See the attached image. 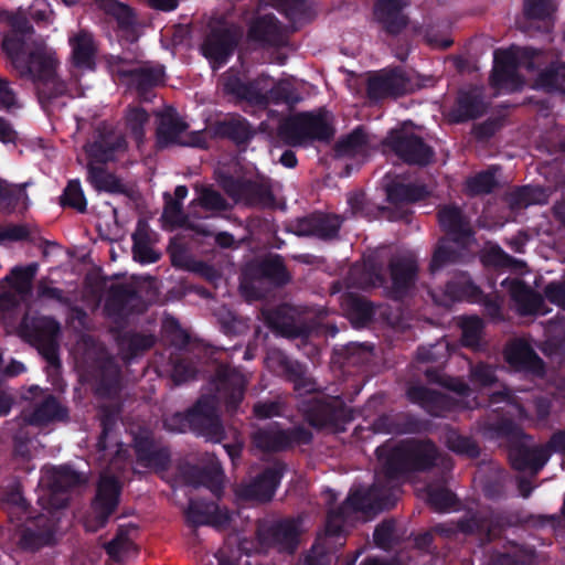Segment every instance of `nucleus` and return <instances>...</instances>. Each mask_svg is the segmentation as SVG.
Returning a JSON list of instances; mask_svg holds the SVG:
<instances>
[{
  "instance_id": "obj_33",
  "label": "nucleus",
  "mask_w": 565,
  "mask_h": 565,
  "mask_svg": "<svg viewBox=\"0 0 565 565\" xmlns=\"http://www.w3.org/2000/svg\"><path fill=\"white\" fill-rule=\"evenodd\" d=\"M470 242H452L451 238L445 237L439 239L429 262V271L435 274L447 266L470 262L472 258Z\"/></svg>"
},
{
  "instance_id": "obj_41",
  "label": "nucleus",
  "mask_w": 565,
  "mask_h": 565,
  "mask_svg": "<svg viewBox=\"0 0 565 565\" xmlns=\"http://www.w3.org/2000/svg\"><path fill=\"white\" fill-rule=\"evenodd\" d=\"M122 390V375L119 364L107 356L98 364L96 393L104 398H116Z\"/></svg>"
},
{
  "instance_id": "obj_7",
  "label": "nucleus",
  "mask_w": 565,
  "mask_h": 565,
  "mask_svg": "<svg viewBox=\"0 0 565 565\" xmlns=\"http://www.w3.org/2000/svg\"><path fill=\"white\" fill-rule=\"evenodd\" d=\"M545 62H547L545 52L531 46L523 47L518 53L511 50L495 51L490 76L491 85L502 88L509 84H515L520 81L518 67L536 71Z\"/></svg>"
},
{
  "instance_id": "obj_38",
  "label": "nucleus",
  "mask_w": 565,
  "mask_h": 565,
  "mask_svg": "<svg viewBox=\"0 0 565 565\" xmlns=\"http://www.w3.org/2000/svg\"><path fill=\"white\" fill-rule=\"evenodd\" d=\"M501 285L508 290L521 315L527 316L542 312L544 307L543 296L532 289L526 282L519 278H505Z\"/></svg>"
},
{
  "instance_id": "obj_1",
  "label": "nucleus",
  "mask_w": 565,
  "mask_h": 565,
  "mask_svg": "<svg viewBox=\"0 0 565 565\" xmlns=\"http://www.w3.org/2000/svg\"><path fill=\"white\" fill-rule=\"evenodd\" d=\"M7 17L11 31L3 36L1 49L11 71L19 78L34 84L39 102L46 108L54 99L67 93V84L56 72L58 62L43 51H26V38L34 29L25 15L10 12Z\"/></svg>"
},
{
  "instance_id": "obj_32",
  "label": "nucleus",
  "mask_w": 565,
  "mask_h": 565,
  "mask_svg": "<svg viewBox=\"0 0 565 565\" xmlns=\"http://www.w3.org/2000/svg\"><path fill=\"white\" fill-rule=\"evenodd\" d=\"M405 0H376L373 7L374 20L390 35H397L408 25V17L404 13Z\"/></svg>"
},
{
  "instance_id": "obj_28",
  "label": "nucleus",
  "mask_w": 565,
  "mask_h": 565,
  "mask_svg": "<svg viewBox=\"0 0 565 565\" xmlns=\"http://www.w3.org/2000/svg\"><path fill=\"white\" fill-rule=\"evenodd\" d=\"M145 309L142 297L127 284L111 285L105 301V310L109 317H128L140 313Z\"/></svg>"
},
{
  "instance_id": "obj_55",
  "label": "nucleus",
  "mask_w": 565,
  "mask_h": 565,
  "mask_svg": "<svg viewBox=\"0 0 565 565\" xmlns=\"http://www.w3.org/2000/svg\"><path fill=\"white\" fill-rule=\"evenodd\" d=\"M164 199L166 203L163 209V217L168 222L179 227H188L204 236L211 234L210 231L205 230L203 225L189 223V217L186 214H184L181 202L173 201V199L169 194H164Z\"/></svg>"
},
{
  "instance_id": "obj_17",
  "label": "nucleus",
  "mask_w": 565,
  "mask_h": 565,
  "mask_svg": "<svg viewBox=\"0 0 565 565\" xmlns=\"http://www.w3.org/2000/svg\"><path fill=\"white\" fill-rule=\"evenodd\" d=\"M388 147L403 162L409 166L426 167L435 156L433 147L413 132L392 131L385 139Z\"/></svg>"
},
{
  "instance_id": "obj_21",
  "label": "nucleus",
  "mask_w": 565,
  "mask_h": 565,
  "mask_svg": "<svg viewBox=\"0 0 565 565\" xmlns=\"http://www.w3.org/2000/svg\"><path fill=\"white\" fill-rule=\"evenodd\" d=\"M407 399L418 405L425 413L436 418H445L456 412L460 402L441 392L424 385H412L406 390Z\"/></svg>"
},
{
  "instance_id": "obj_10",
  "label": "nucleus",
  "mask_w": 565,
  "mask_h": 565,
  "mask_svg": "<svg viewBox=\"0 0 565 565\" xmlns=\"http://www.w3.org/2000/svg\"><path fill=\"white\" fill-rule=\"evenodd\" d=\"M388 271L391 285L386 287V277L381 270L372 268L369 273L373 287H385L386 296L395 301L403 300L415 288L418 276L417 262L412 257H397L390 260Z\"/></svg>"
},
{
  "instance_id": "obj_59",
  "label": "nucleus",
  "mask_w": 565,
  "mask_h": 565,
  "mask_svg": "<svg viewBox=\"0 0 565 565\" xmlns=\"http://www.w3.org/2000/svg\"><path fill=\"white\" fill-rule=\"evenodd\" d=\"M39 270L38 263H30L26 266H15L11 269L10 275L6 276L4 280L20 295H25L31 291L32 281Z\"/></svg>"
},
{
  "instance_id": "obj_56",
  "label": "nucleus",
  "mask_w": 565,
  "mask_h": 565,
  "mask_svg": "<svg viewBox=\"0 0 565 565\" xmlns=\"http://www.w3.org/2000/svg\"><path fill=\"white\" fill-rule=\"evenodd\" d=\"M445 444L452 452L476 459L480 456L478 444L469 436L461 435L457 429L449 428L445 434Z\"/></svg>"
},
{
  "instance_id": "obj_25",
  "label": "nucleus",
  "mask_w": 565,
  "mask_h": 565,
  "mask_svg": "<svg viewBox=\"0 0 565 565\" xmlns=\"http://www.w3.org/2000/svg\"><path fill=\"white\" fill-rule=\"evenodd\" d=\"M508 457L512 469L520 472L530 471L535 477L550 460V452L544 445L530 447L521 440H512Z\"/></svg>"
},
{
  "instance_id": "obj_53",
  "label": "nucleus",
  "mask_w": 565,
  "mask_h": 565,
  "mask_svg": "<svg viewBox=\"0 0 565 565\" xmlns=\"http://www.w3.org/2000/svg\"><path fill=\"white\" fill-rule=\"evenodd\" d=\"M342 307L350 318L358 323L365 324L374 317V306L366 298L347 292L342 298Z\"/></svg>"
},
{
  "instance_id": "obj_30",
  "label": "nucleus",
  "mask_w": 565,
  "mask_h": 565,
  "mask_svg": "<svg viewBox=\"0 0 565 565\" xmlns=\"http://www.w3.org/2000/svg\"><path fill=\"white\" fill-rule=\"evenodd\" d=\"M215 138L226 139L236 147H246L255 137L252 124L239 114H228L216 120L210 128Z\"/></svg>"
},
{
  "instance_id": "obj_47",
  "label": "nucleus",
  "mask_w": 565,
  "mask_h": 565,
  "mask_svg": "<svg viewBox=\"0 0 565 565\" xmlns=\"http://www.w3.org/2000/svg\"><path fill=\"white\" fill-rule=\"evenodd\" d=\"M70 45L72 47L73 64L76 67L94 68L97 49L90 32L81 30L70 38Z\"/></svg>"
},
{
  "instance_id": "obj_6",
  "label": "nucleus",
  "mask_w": 565,
  "mask_h": 565,
  "mask_svg": "<svg viewBox=\"0 0 565 565\" xmlns=\"http://www.w3.org/2000/svg\"><path fill=\"white\" fill-rule=\"evenodd\" d=\"M300 411L306 423L317 430L343 431L353 419L352 409L340 395L312 396L302 402Z\"/></svg>"
},
{
  "instance_id": "obj_2",
  "label": "nucleus",
  "mask_w": 565,
  "mask_h": 565,
  "mask_svg": "<svg viewBox=\"0 0 565 565\" xmlns=\"http://www.w3.org/2000/svg\"><path fill=\"white\" fill-rule=\"evenodd\" d=\"M381 465L380 475L374 482L394 489L397 498V484L413 473L427 472L437 466L440 450L429 438L405 439L393 447L379 446L375 450Z\"/></svg>"
},
{
  "instance_id": "obj_60",
  "label": "nucleus",
  "mask_w": 565,
  "mask_h": 565,
  "mask_svg": "<svg viewBox=\"0 0 565 565\" xmlns=\"http://www.w3.org/2000/svg\"><path fill=\"white\" fill-rule=\"evenodd\" d=\"M63 207H71L79 213L87 211V200L78 179L70 180L60 196Z\"/></svg>"
},
{
  "instance_id": "obj_35",
  "label": "nucleus",
  "mask_w": 565,
  "mask_h": 565,
  "mask_svg": "<svg viewBox=\"0 0 565 565\" xmlns=\"http://www.w3.org/2000/svg\"><path fill=\"white\" fill-rule=\"evenodd\" d=\"M185 519L189 525L198 527L201 525L224 526L231 521L227 510L221 509L215 502L191 499L185 510Z\"/></svg>"
},
{
  "instance_id": "obj_45",
  "label": "nucleus",
  "mask_w": 565,
  "mask_h": 565,
  "mask_svg": "<svg viewBox=\"0 0 565 565\" xmlns=\"http://www.w3.org/2000/svg\"><path fill=\"white\" fill-rule=\"evenodd\" d=\"M66 417L67 409L63 407L58 399L52 394L44 397L31 412L24 413V422L31 426H44Z\"/></svg>"
},
{
  "instance_id": "obj_42",
  "label": "nucleus",
  "mask_w": 565,
  "mask_h": 565,
  "mask_svg": "<svg viewBox=\"0 0 565 565\" xmlns=\"http://www.w3.org/2000/svg\"><path fill=\"white\" fill-rule=\"evenodd\" d=\"M247 36L250 41L266 46L278 47L284 43L279 21L274 14H264L253 20Z\"/></svg>"
},
{
  "instance_id": "obj_26",
  "label": "nucleus",
  "mask_w": 565,
  "mask_h": 565,
  "mask_svg": "<svg viewBox=\"0 0 565 565\" xmlns=\"http://www.w3.org/2000/svg\"><path fill=\"white\" fill-rule=\"evenodd\" d=\"M409 83V78L399 67L382 71L367 78L366 94L371 100L402 96L407 92Z\"/></svg>"
},
{
  "instance_id": "obj_13",
  "label": "nucleus",
  "mask_w": 565,
  "mask_h": 565,
  "mask_svg": "<svg viewBox=\"0 0 565 565\" xmlns=\"http://www.w3.org/2000/svg\"><path fill=\"white\" fill-rule=\"evenodd\" d=\"M21 327L47 363L60 366L57 338L61 324L58 321L53 317L42 316L32 318L31 321L23 319Z\"/></svg>"
},
{
  "instance_id": "obj_23",
  "label": "nucleus",
  "mask_w": 565,
  "mask_h": 565,
  "mask_svg": "<svg viewBox=\"0 0 565 565\" xmlns=\"http://www.w3.org/2000/svg\"><path fill=\"white\" fill-rule=\"evenodd\" d=\"M385 193L387 202L395 206L388 216L392 221H408L412 212L401 207V205L426 200L430 194L425 184L403 183L398 181H392L386 184Z\"/></svg>"
},
{
  "instance_id": "obj_27",
  "label": "nucleus",
  "mask_w": 565,
  "mask_h": 565,
  "mask_svg": "<svg viewBox=\"0 0 565 565\" xmlns=\"http://www.w3.org/2000/svg\"><path fill=\"white\" fill-rule=\"evenodd\" d=\"M30 522L20 535L21 548L30 552L55 544L56 522L52 516L39 514L28 520Z\"/></svg>"
},
{
  "instance_id": "obj_34",
  "label": "nucleus",
  "mask_w": 565,
  "mask_h": 565,
  "mask_svg": "<svg viewBox=\"0 0 565 565\" xmlns=\"http://www.w3.org/2000/svg\"><path fill=\"white\" fill-rule=\"evenodd\" d=\"M93 4L107 17L114 19L118 31L129 42L138 40L137 15L131 7L119 0H92Z\"/></svg>"
},
{
  "instance_id": "obj_11",
  "label": "nucleus",
  "mask_w": 565,
  "mask_h": 565,
  "mask_svg": "<svg viewBox=\"0 0 565 565\" xmlns=\"http://www.w3.org/2000/svg\"><path fill=\"white\" fill-rule=\"evenodd\" d=\"M312 440V431L305 426L284 429L279 423L257 428L250 435L253 446L269 454L286 451L294 446L309 445Z\"/></svg>"
},
{
  "instance_id": "obj_16",
  "label": "nucleus",
  "mask_w": 565,
  "mask_h": 565,
  "mask_svg": "<svg viewBox=\"0 0 565 565\" xmlns=\"http://www.w3.org/2000/svg\"><path fill=\"white\" fill-rule=\"evenodd\" d=\"M190 431L206 440L220 443L225 438V430L216 413L213 398L201 396L188 408Z\"/></svg>"
},
{
  "instance_id": "obj_15",
  "label": "nucleus",
  "mask_w": 565,
  "mask_h": 565,
  "mask_svg": "<svg viewBox=\"0 0 565 565\" xmlns=\"http://www.w3.org/2000/svg\"><path fill=\"white\" fill-rule=\"evenodd\" d=\"M44 478L50 492L44 509L50 513L66 508L68 492L85 482L82 475L68 465L46 469Z\"/></svg>"
},
{
  "instance_id": "obj_44",
  "label": "nucleus",
  "mask_w": 565,
  "mask_h": 565,
  "mask_svg": "<svg viewBox=\"0 0 565 565\" xmlns=\"http://www.w3.org/2000/svg\"><path fill=\"white\" fill-rule=\"evenodd\" d=\"M484 111V104L479 94L472 90H460L448 116L451 122L463 124L481 117Z\"/></svg>"
},
{
  "instance_id": "obj_4",
  "label": "nucleus",
  "mask_w": 565,
  "mask_h": 565,
  "mask_svg": "<svg viewBox=\"0 0 565 565\" xmlns=\"http://www.w3.org/2000/svg\"><path fill=\"white\" fill-rule=\"evenodd\" d=\"M524 519L516 510L484 505L469 509L456 522L459 533L476 536L481 546H486L504 536L511 527L523 524Z\"/></svg>"
},
{
  "instance_id": "obj_46",
  "label": "nucleus",
  "mask_w": 565,
  "mask_h": 565,
  "mask_svg": "<svg viewBox=\"0 0 565 565\" xmlns=\"http://www.w3.org/2000/svg\"><path fill=\"white\" fill-rule=\"evenodd\" d=\"M445 295L451 301L478 302L482 290L467 271L456 273L445 285Z\"/></svg>"
},
{
  "instance_id": "obj_57",
  "label": "nucleus",
  "mask_w": 565,
  "mask_h": 565,
  "mask_svg": "<svg viewBox=\"0 0 565 565\" xmlns=\"http://www.w3.org/2000/svg\"><path fill=\"white\" fill-rule=\"evenodd\" d=\"M497 168L491 166L484 171L478 172L466 181V192L469 196L490 194L498 186L495 178Z\"/></svg>"
},
{
  "instance_id": "obj_5",
  "label": "nucleus",
  "mask_w": 565,
  "mask_h": 565,
  "mask_svg": "<svg viewBox=\"0 0 565 565\" xmlns=\"http://www.w3.org/2000/svg\"><path fill=\"white\" fill-rule=\"evenodd\" d=\"M277 137L289 147H309L315 142H329L335 134L329 113L322 108L316 111H299L279 120Z\"/></svg>"
},
{
  "instance_id": "obj_24",
  "label": "nucleus",
  "mask_w": 565,
  "mask_h": 565,
  "mask_svg": "<svg viewBox=\"0 0 565 565\" xmlns=\"http://www.w3.org/2000/svg\"><path fill=\"white\" fill-rule=\"evenodd\" d=\"M371 428L375 434L408 435L423 434L431 428V422L412 413L382 414L377 416Z\"/></svg>"
},
{
  "instance_id": "obj_58",
  "label": "nucleus",
  "mask_w": 565,
  "mask_h": 565,
  "mask_svg": "<svg viewBox=\"0 0 565 565\" xmlns=\"http://www.w3.org/2000/svg\"><path fill=\"white\" fill-rule=\"evenodd\" d=\"M301 100L299 90L289 81H279L267 89V106L287 105L296 106Z\"/></svg>"
},
{
  "instance_id": "obj_49",
  "label": "nucleus",
  "mask_w": 565,
  "mask_h": 565,
  "mask_svg": "<svg viewBox=\"0 0 565 565\" xmlns=\"http://www.w3.org/2000/svg\"><path fill=\"white\" fill-rule=\"evenodd\" d=\"M536 84L547 93H565V62L558 58L547 62L540 70Z\"/></svg>"
},
{
  "instance_id": "obj_51",
  "label": "nucleus",
  "mask_w": 565,
  "mask_h": 565,
  "mask_svg": "<svg viewBox=\"0 0 565 565\" xmlns=\"http://www.w3.org/2000/svg\"><path fill=\"white\" fill-rule=\"evenodd\" d=\"M461 339L465 348L473 352H482L487 349V343L482 339L484 322L478 316L462 317L460 321Z\"/></svg>"
},
{
  "instance_id": "obj_19",
  "label": "nucleus",
  "mask_w": 565,
  "mask_h": 565,
  "mask_svg": "<svg viewBox=\"0 0 565 565\" xmlns=\"http://www.w3.org/2000/svg\"><path fill=\"white\" fill-rule=\"evenodd\" d=\"M287 470L285 462L277 460L266 467L250 482L241 484L237 495L245 501L269 502L274 498Z\"/></svg>"
},
{
  "instance_id": "obj_61",
  "label": "nucleus",
  "mask_w": 565,
  "mask_h": 565,
  "mask_svg": "<svg viewBox=\"0 0 565 565\" xmlns=\"http://www.w3.org/2000/svg\"><path fill=\"white\" fill-rule=\"evenodd\" d=\"M259 273L264 278L282 286L290 279L284 259L280 255H275L263 260L259 264Z\"/></svg>"
},
{
  "instance_id": "obj_48",
  "label": "nucleus",
  "mask_w": 565,
  "mask_h": 565,
  "mask_svg": "<svg viewBox=\"0 0 565 565\" xmlns=\"http://www.w3.org/2000/svg\"><path fill=\"white\" fill-rule=\"evenodd\" d=\"M87 181L97 191H104L110 194H128L127 186L114 173L106 171L105 168L94 164L87 167Z\"/></svg>"
},
{
  "instance_id": "obj_52",
  "label": "nucleus",
  "mask_w": 565,
  "mask_h": 565,
  "mask_svg": "<svg viewBox=\"0 0 565 565\" xmlns=\"http://www.w3.org/2000/svg\"><path fill=\"white\" fill-rule=\"evenodd\" d=\"M188 124L177 115H162L157 128V142L160 147L180 143V135L188 129Z\"/></svg>"
},
{
  "instance_id": "obj_3",
  "label": "nucleus",
  "mask_w": 565,
  "mask_h": 565,
  "mask_svg": "<svg viewBox=\"0 0 565 565\" xmlns=\"http://www.w3.org/2000/svg\"><path fill=\"white\" fill-rule=\"evenodd\" d=\"M396 504L394 489L383 487L380 482L372 486L352 488L342 504L327 513L326 534L340 537L343 534L345 522L352 514H376L390 510Z\"/></svg>"
},
{
  "instance_id": "obj_18",
  "label": "nucleus",
  "mask_w": 565,
  "mask_h": 565,
  "mask_svg": "<svg viewBox=\"0 0 565 565\" xmlns=\"http://www.w3.org/2000/svg\"><path fill=\"white\" fill-rule=\"evenodd\" d=\"M212 384L217 402L224 405L228 414L236 413L246 391L247 383L243 374L227 365H220L212 379Z\"/></svg>"
},
{
  "instance_id": "obj_54",
  "label": "nucleus",
  "mask_w": 565,
  "mask_h": 565,
  "mask_svg": "<svg viewBox=\"0 0 565 565\" xmlns=\"http://www.w3.org/2000/svg\"><path fill=\"white\" fill-rule=\"evenodd\" d=\"M367 149L369 137L362 126L353 129L335 145V152L339 156L354 157L356 154H364Z\"/></svg>"
},
{
  "instance_id": "obj_39",
  "label": "nucleus",
  "mask_w": 565,
  "mask_h": 565,
  "mask_svg": "<svg viewBox=\"0 0 565 565\" xmlns=\"http://www.w3.org/2000/svg\"><path fill=\"white\" fill-rule=\"evenodd\" d=\"M182 477L186 484L194 488L205 487L216 497L223 492L224 473L218 463L188 466L183 469Z\"/></svg>"
},
{
  "instance_id": "obj_36",
  "label": "nucleus",
  "mask_w": 565,
  "mask_h": 565,
  "mask_svg": "<svg viewBox=\"0 0 565 565\" xmlns=\"http://www.w3.org/2000/svg\"><path fill=\"white\" fill-rule=\"evenodd\" d=\"M507 363L519 372L530 373L535 376H543L545 364L534 349L525 341L518 340L504 351Z\"/></svg>"
},
{
  "instance_id": "obj_50",
  "label": "nucleus",
  "mask_w": 565,
  "mask_h": 565,
  "mask_svg": "<svg viewBox=\"0 0 565 565\" xmlns=\"http://www.w3.org/2000/svg\"><path fill=\"white\" fill-rule=\"evenodd\" d=\"M117 343L126 358L131 360L149 351L156 343V337L129 330L117 337Z\"/></svg>"
},
{
  "instance_id": "obj_62",
  "label": "nucleus",
  "mask_w": 565,
  "mask_h": 565,
  "mask_svg": "<svg viewBox=\"0 0 565 565\" xmlns=\"http://www.w3.org/2000/svg\"><path fill=\"white\" fill-rule=\"evenodd\" d=\"M469 381L476 388L492 387L498 383L495 366L486 362L470 363Z\"/></svg>"
},
{
  "instance_id": "obj_14",
  "label": "nucleus",
  "mask_w": 565,
  "mask_h": 565,
  "mask_svg": "<svg viewBox=\"0 0 565 565\" xmlns=\"http://www.w3.org/2000/svg\"><path fill=\"white\" fill-rule=\"evenodd\" d=\"M256 537L263 550L294 554L299 544V530L291 519L262 521L257 525Z\"/></svg>"
},
{
  "instance_id": "obj_8",
  "label": "nucleus",
  "mask_w": 565,
  "mask_h": 565,
  "mask_svg": "<svg viewBox=\"0 0 565 565\" xmlns=\"http://www.w3.org/2000/svg\"><path fill=\"white\" fill-rule=\"evenodd\" d=\"M221 186L235 203L246 207L267 210L275 206L276 196L269 178L225 175L221 180Z\"/></svg>"
},
{
  "instance_id": "obj_29",
  "label": "nucleus",
  "mask_w": 565,
  "mask_h": 565,
  "mask_svg": "<svg viewBox=\"0 0 565 565\" xmlns=\"http://www.w3.org/2000/svg\"><path fill=\"white\" fill-rule=\"evenodd\" d=\"M341 221L338 216L326 213H311L297 218L294 224V233L298 236H313L322 241H331L338 237Z\"/></svg>"
},
{
  "instance_id": "obj_12",
  "label": "nucleus",
  "mask_w": 565,
  "mask_h": 565,
  "mask_svg": "<svg viewBox=\"0 0 565 565\" xmlns=\"http://www.w3.org/2000/svg\"><path fill=\"white\" fill-rule=\"evenodd\" d=\"M242 30L234 23L220 20L210 25L201 46V54L213 65H225L234 54L241 39Z\"/></svg>"
},
{
  "instance_id": "obj_22",
  "label": "nucleus",
  "mask_w": 565,
  "mask_h": 565,
  "mask_svg": "<svg viewBox=\"0 0 565 565\" xmlns=\"http://www.w3.org/2000/svg\"><path fill=\"white\" fill-rule=\"evenodd\" d=\"M132 448L139 466L158 471L168 470L171 451L169 447L158 445L151 431L137 433L132 439Z\"/></svg>"
},
{
  "instance_id": "obj_43",
  "label": "nucleus",
  "mask_w": 565,
  "mask_h": 565,
  "mask_svg": "<svg viewBox=\"0 0 565 565\" xmlns=\"http://www.w3.org/2000/svg\"><path fill=\"white\" fill-rule=\"evenodd\" d=\"M223 88L226 94L238 99L257 106H267V90L262 87L260 79L244 82L236 75H228L224 79Z\"/></svg>"
},
{
  "instance_id": "obj_31",
  "label": "nucleus",
  "mask_w": 565,
  "mask_h": 565,
  "mask_svg": "<svg viewBox=\"0 0 565 565\" xmlns=\"http://www.w3.org/2000/svg\"><path fill=\"white\" fill-rule=\"evenodd\" d=\"M297 309L288 303H282L271 309L266 315L267 324L288 338H308L311 328L297 319Z\"/></svg>"
},
{
  "instance_id": "obj_64",
  "label": "nucleus",
  "mask_w": 565,
  "mask_h": 565,
  "mask_svg": "<svg viewBox=\"0 0 565 565\" xmlns=\"http://www.w3.org/2000/svg\"><path fill=\"white\" fill-rule=\"evenodd\" d=\"M427 503L436 512H447L456 503V494L446 487H431L427 488Z\"/></svg>"
},
{
  "instance_id": "obj_37",
  "label": "nucleus",
  "mask_w": 565,
  "mask_h": 565,
  "mask_svg": "<svg viewBox=\"0 0 565 565\" xmlns=\"http://www.w3.org/2000/svg\"><path fill=\"white\" fill-rule=\"evenodd\" d=\"M437 218L440 228L452 242L471 241L473 231L468 217L457 205H444L438 210Z\"/></svg>"
},
{
  "instance_id": "obj_20",
  "label": "nucleus",
  "mask_w": 565,
  "mask_h": 565,
  "mask_svg": "<svg viewBox=\"0 0 565 565\" xmlns=\"http://www.w3.org/2000/svg\"><path fill=\"white\" fill-rule=\"evenodd\" d=\"M269 366L277 370L286 381L290 382L298 395H307L317 391L316 381L308 374L307 366L297 360L291 359L281 350H274L268 353Z\"/></svg>"
},
{
  "instance_id": "obj_63",
  "label": "nucleus",
  "mask_w": 565,
  "mask_h": 565,
  "mask_svg": "<svg viewBox=\"0 0 565 565\" xmlns=\"http://www.w3.org/2000/svg\"><path fill=\"white\" fill-rule=\"evenodd\" d=\"M134 259L140 264H153L159 260L160 254L149 245V237L146 232L136 231L132 236Z\"/></svg>"
},
{
  "instance_id": "obj_9",
  "label": "nucleus",
  "mask_w": 565,
  "mask_h": 565,
  "mask_svg": "<svg viewBox=\"0 0 565 565\" xmlns=\"http://www.w3.org/2000/svg\"><path fill=\"white\" fill-rule=\"evenodd\" d=\"M121 492L122 484L118 477L107 472L100 473L90 501V512L85 519L86 531L97 532L107 525L119 507Z\"/></svg>"
},
{
  "instance_id": "obj_40",
  "label": "nucleus",
  "mask_w": 565,
  "mask_h": 565,
  "mask_svg": "<svg viewBox=\"0 0 565 565\" xmlns=\"http://www.w3.org/2000/svg\"><path fill=\"white\" fill-rule=\"evenodd\" d=\"M119 75L129 79V85L136 89L142 100H149L150 92L157 87L164 76V68L158 66H138L120 70Z\"/></svg>"
}]
</instances>
